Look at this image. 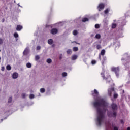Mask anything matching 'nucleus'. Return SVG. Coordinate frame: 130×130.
<instances>
[{"instance_id": "obj_1", "label": "nucleus", "mask_w": 130, "mask_h": 130, "mask_svg": "<svg viewBox=\"0 0 130 130\" xmlns=\"http://www.w3.org/2000/svg\"><path fill=\"white\" fill-rule=\"evenodd\" d=\"M93 106L96 109L98 124L100 126L104 119V113L106 112L105 107L107 106V103L104 99L100 98L93 103Z\"/></svg>"}, {"instance_id": "obj_2", "label": "nucleus", "mask_w": 130, "mask_h": 130, "mask_svg": "<svg viewBox=\"0 0 130 130\" xmlns=\"http://www.w3.org/2000/svg\"><path fill=\"white\" fill-rule=\"evenodd\" d=\"M101 75L103 79L106 81V83L108 84H113V81H112V79H111V77H110V75H108L107 77H105L104 73H101Z\"/></svg>"}, {"instance_id": "obj_3", "label": "nucleus", "mask_w": 130, "mask_h": 130, "mask_svg": "<svg viewBox=\"0 0 130 130\" xmlns=\"http://www.w3.org/2000/svg\"><path fill=\"white\" fill-rule=\"evenodd\" d=\"M112 72H114V73L116 74V76L117 77H118L119 76V74L118 73H119V67H114L112 68Z\"/></svg>"}, {"instance_id": "obj_4", "label": "nucleus", "mask_w": 130, "mask_h": 130, "mask_svg": "<svg viewBox=\"0 0 130 130\" xmlns=\"http://www.w3.org/2000/svg\"><path fill=\"white\" fill-rule=\"evenodd\" d=\"M112 92H115L113 87L108 89V94L109 97H111L112 96Z\"/></svg>"}, {"instance_id": "obj_5", "label": "nucleus", "mask_w": 130, "mask_h": 130, "mask_svg": "<svg viewBox=\"0 0 130 130\" xmlns=\"http://www.w3.org/2000/svg\"><path fill=\"white\" fill-rule=\"evenodd\" d=\"M91 93L92 96H93L94 98L95 97H98V95H99V92H98V91H97L96 89H94L93 93V91H91Z\"/></svg>"}, {"instance_id": "obj_6", "label": "nucleus", "mask_w": 130, "mask_h": 130, "mask_svg": "<svg viewBox=\"0 0 130 130\" xmlns=\"http://www.w3.org/2000/svg\"><path fill=\"white\" fill-rule=\"evenodd\" d=\"M105 7V5H104V4L100 3L98 7V9L99 11H101V10H103V9H104Z\"/></svg>"}, {"instance_id": "obj_7", "label": "nucleus", "mask_w": 130, "mask_h": 130, "mask_svg": "<svg viewBox=\"0 0 130 130\" xmlns=\"http://www.w3.org/2000/svg\"><path fill=\"white\" fill-rule=\"evenodd\" d=\"M111 108L113 111H116L117 110V105H116V104L113 103L111 104Z\"/></svg>"}, {"instance_id": "obj_8", "label": "nucleus", "mask_w": 130, "mask_h": 130, "mask_svg": "<svg viewBox=\"0 0 130 130\" xmlns=\"http://www.w3.org/2000/svg\"><path fill=\"white\" fill-rule=\"evenodd\" d=\"M50 32L53 35H55V34H57V32H58V30L56 28H52Z\"/></svg>"}, {"instance_id": "obj_9", "label": "nucleus", "mask_w": 130, "mask_h": 130, "mask_svg": "<svg viewBox=\"0 0 130 130\" xmlns=\"http://www.w3.org/2000/svg\"><path fill=\"white\" fill-rule=\"evenodd\" d=\"M19 77V74H18V73L15 72L12 75V78L13 79H17V78Z\"/></svg>"}, {"instance_id": "obj_10", "label": "nucleus", "mask_w": 130, "mask_h": 130, "mask_svg": "<svg viewBox=\"0 0 130 130\" xmlns=\"http://www.w3.org/2000/svg\"><path fill=\"white\" fill-rule=\"evenodd\" d=\"M23 29V26L20 25H18L16 27L17 31H21Z\"/></svg>"}, {"instance_id": "obj_11", "label": "nucleus", "mask_w": 130, "mask_h": 130, "mask_svg": "<svg viewBox=\"0 0 130 130\" xmlns=\"http://www.w3.org/2000/svg\"><path fill=\"white\" fill-rule=\"evenodd\" d=\"M77 58H78V56L77 55H73L71 57L72 60H76Z\"/></svg>"}, {"instance_id": "obj_12", "label": "nucleus", "mask_w": 130, "mask_h": 130, "mask_svg": "<svg viewBox=\"0 0 130 130\" xmlns=\"http://www.w3.org/2000/svg\"><path fill=\"white\" fill-rule=\"evenodd\" d=\"M105 61H106V57L103 56V60H102V64L103 66H104V63H105Z\"/></svg>"}, {"instance_id": "obj_13", "label": "nucleus", "mask_w": 130, "mask_h": 130, "mask_svg": "<svg viewBox=\"0 0 130 130\" xmlns=\"http://www.w3.org/2000/svg\"><path fill=\"white\" fill-rule=\"evenodd\" d=\"M110 11V9L109 8H107L104 11V13L107 15V14H108L109 13V11Z\"/></svg>"}, {"instance_id": "obj_14", "label": "nucleus", "mask_w": 130, "mask_h": 130, "mask_svg": "<svg viewBox=\"0 0 130 130\" xmlns=\"http://www.w3.org/2000/svg\"><path fill=\"white\" fill-rule=\"evenodd\" d=\"M100 54H101V55H102V56H104V55H105V50H102L101 53Z\"/></svg>"}, {"instance_id": "obj_15", "label": "nucleus", "mask_w": 130, "mask_h": 130, "mask_svg": "<svg viewBox=\"0 0 130 130\" xmlns=\"http://www.w3.org/2000/svg\"><path fill=\"white\" fill-rule=\"evenodd\" d=\"M48 44L51 45L52 43H53V40L52 39H50L48 40Z\"/></svg>"}, {"instance_id": "obj_16", "label": "nucleus", "mask_w": 130, "mask_h": 130, "mask_svg": "<svg viewBox=\"0 0 130 130\" xmlns=\"http://www.w3.org/2000/svg\"><path fill=\"white\" fill-rule=\"evenodd\" d=\"M6 69L7 71H11L12 70V67L10 65H7L6 66Z\"/></svg>"}, {"instance_id": "obj_17", "label": "nucleus", "mask_w": 130, "mask_h": 130, "mask_svg": "<svg viewBox=\"0 0 130 130\" xmlns=\"http://www.w3.org/2000/svg\"><path fill=\"white\" fill-rule=\"evenodd\" d=\"M95 38H96V39H100L101 38V35L99 34H97L95 36Z\"/></svg>"}, {"instance_id": "obj_18", "label": "nucleus", "mask_w": 130, "mask_h": 130, "mask_svg": "<svg viewBox=\"0 0 130 130\" xmlns=\"http://www.w3.org/2000/svg\"><path fill=\"white\" fill-rule=\"evenodd\" d=\"M73 51H78V50H79V48L77 47H74L73 48Z\"/></svg>"}, {"instance_id": "obj_19", "label": "nucleus", "mask_w": 130, "mask_h": 130, "mask_svg": "<svg viewBox=\"0 0 130 130\" xmlns=\"http://www.w3.org/2000/svg\"><path fill=\"white\" fill-rule=\"evenodd\" d=\"M88 21H89V19H88L87 17L82 19V22H87Z\"/></svg>"}, {"instance_id": "obj_20", "label": "nucleus", "mask_w": 130, "mask_h": 130, "mask_svg": "<svg viewBox=\"0 0 130 130\" xmlns=\"http://www.w3.org/2000/svg\"><path fill=\"white\" fill-rule=\"evenodd\" d=\"M72 49H68L67 51V54H72Z\"/></svg>"}, {"instance_id": "obj_21", "label": "nucleus", "mask_w": 130, "mask_h": 130, "mask_svg": "<svg viewBox=\"0 0 130 130\" xmlns=\"http://www.w3.org/2000/svg\"><path fill=\"white\" fill-rule=\"evenodd\" d=\"M114 112L113 113L112 116H113V117H116V115L117 114V113L115 112V111H114Z\"/></svg>"}, {"instance_id": "obj_22", "label": "nucleus", "mask_w": 130, "mask_h": 130, "mask_svg": "<svg viewBox=\"0 0 130 130\" xmlns=\"http://www.w3.org/2000/svg\"><path fill=\"white\" fill-rule=\"evenodd\" d=\"M27 68H30L32 67V64L30 63H27L26 64Z\"/></svg>"}, {"instance_id": "obj_23", "label": "nucleus", "mask_w": 130, "mask_h": 130, "mask_svg": "<svg viewBox=\"0 0 130 130\" xmlns=\"http://www.w3.org/2000/svg\"><path fill=\"white\" fill-rule=\"evenodd\" d=\"M14 37H15V38H18V37H19V35L18 34V33L15 32L14 34Z\"/></svg>"}, {"instance_id": "obj_24", "label": "nucleus", "mask_w": 130, "mask_h": 130, "mask_svg": "<svg viewBox=\"0 0 130 130\" xmlns=\"http://www.w3.org/2000/svg\"><path fill=\"white\" fill-rule=\"evenodd\" d=\"M102 48V47H101V45H96V49L98 50L101 49Z\"/></svg>"}, {"instance_id": "obj_25", "label": "nucleus", "mask_w": 130, "mask_h": 130, "mask_svg": "<svg viewBox=\"0 0 130 130\" xmlns=\"http://www.w3.org/2000/svg\"><path fill=\"white\" fill-rule=\"evenodd\" d=\"M73 35H75V36L77 35V34H78V31H77V30H74V31H73Z\"/></svg>"}, {"instance_id": "obj_26", "label": "nucleus", "mask_w": 130, "mask_h": 130, "mask_svg": "<svg viewBox=\"0 0 130 130\" xmlns=\"http://www.w3.org/2000/svg\"><path fill=\"white\" fill-rule=\"evenodd\" d=\"M52 62V60H51V59L49 58L47 60V62L48 63H51V62Z\"/></svg>"}, {"instance_id": "obj_27", "label": "nucleus", "mask_w": 130, "mask_h": 130, "mask_svg": "<svg viewBox=\"0 0 130 130\" xmlns=\"http://www.w3.org/2000/svg\"><path fill=\"white\" fill-rule=\"evenodd\" d=\"M40 91L41 93H44V92H45V89L42 88L40 89Z\"/></svg>"}, {"instance_id": "obj_28", "label": "nucleus", "mask_w": 130, "mask_h": 130, "mask_svg": "<svg viewBox=\"0 0 130 130\" xmlns=\"http://www.w3.org/2000/svg\"><path fill=\"white\" fill-rule=\"evenodd\" d=\"M23 54H24V55H27V54H28V50H25L23 51Z\"/></svg>"}, {"instance_id": "obj_29", "label": "nucleus", "mask_w": 130, "mask_h": 130, "mask_svg": "<svg viewBox=\"0 0 130 130\" xmlns=\"http://www.w3.org/2000/svg\"><path fill=\"white\" fill-rule=\"evenodd\" d=\"M62 77H67V76H68V73H67L66 72H63L62 73Z\"/></svg>"}, {"instance_id": "obj_30", "label": "nucleus", "mask_w": 130, "mask_h": 130, "mask_svg": "<svg viewBox=\"0 0 130 130\" xmlns=\"http://www.w3.org/2000/svg\"><path fill=\"white\" fill-rule=\"evenodd\" d=\"M95 29H99V28H100V25H99L98 24H96L95 25Z\"/></svg>"}, {"instance_id": "obj_31", "label": "nucleus", "mask_w": 130, "mask_h": 130, "mask_svg": "<svg viewBox=\"0 0 130 130\" xmlns=\"http://www.w3.org/2000/svg\"><path fill=\"white\" fill-rule=\"evenodd\" d=\"M114 98H115V99H116V98H117V97H118V94L117 93H114V96H113Z\"/></svg>"}, {"instance_id": "obj_32", "label": "nucleus", "mask_w": 130, "mask_h": 130, "mask_svg": "<svg viewBox=\"0 0 130 130\" xmlns=\"http://www.w3.org/2000/svg\"><path fill=\"white\" fill-rule=\"evenodd\" d=\"M112 29H114V28H116V24H115V23L113 24L112 25Z\"/></svg>"}, {"instance_id": "obj_33", "label": "nucleus", "mask_w": 130, "mask_h": 130, "mask_svg": "<svg viewBox=\"0 0 130 130\" xmlns=\"http://www.w3.org/2000/svg\"><path fill=\"white\" fill-rule=\"evenodd\" d=\"M40 57H39V55H36V56H35V60H38L40 59Z\"/></svg>"}, {"instance_id": "obj_34", "label": "nucleus", "mask_w": 130, "mask_h": 130, "mask_svg": "<svg viewBox=\"0 0 130 130\" xmlns=\"http://www.w3.org/2000/svg\"><path fill=\"white\" fill-rule=\"evenodd\" d=\"M35 96H34V94H30L29 95V98L30 99H33V98H34Z\"/></svg>"}, {"instance_id": "obj_35", "label": "nucleus", "mask_w": 130, "mask_h": 130, "mask_svg": "<svg viewBox=\"0 0 130 130\" xmlns=\"http://www.w3.org/2000/svg\"><path fill=\"white\" fill-rule=\"evenodd\" d=\"M12 97H10L8 99V103H11V102H12Z\"/></svg>"}, {"instance_id": "obj_36", "label": "nucleus", "mask_w": 130, "mask_h": 130, "mask_svg": "<svg viewBox=\"0 0 130 130\" xmlns=\"http://www.w3.org/2000/svg\"><path fill=\"white\" fill-rule=\"evenodd\" d=\"M41 49V47L40 46H37L36 50H40Z\"/></svg>"}, {"instance_id": "obj_37", "label": "nucleus", "mask_w": 130, "mask_h": 130, "mask_svg": "<svg viewBox=\"0 0 130 130\" xmlns=\"http://www.w3.org/2000/svg\"><path fill=\"white\" fill-rule=\"evenodd\" d=\"M96 60H92V61H91V63H92V64H96Z\"/></svg>"}, {"instance_id": "obj_38", "label": "nucleus", "mask_w": 130, "mask_h": 130, "mask_svg": "<svg viewBox=\"0 0 130 130\" xmlns=\"http://www.w3.org/2000/svg\"><path fill=\"white\" fill-rule=\"evenodd\" d=\"M101 54H99V59L101 61L102 60V58H101Z\"/></svg>"}, {"instance_id": "obj_39", "label": "nucleus", "mask_w": 130, "mask_h": 130, "mask_svg": "<svg viewBox=\"0 0 130 130\" xmlns=\"http://www.w3.org/2000/svg\"><path fill=\"white\" fill-rule=\"evenodd\" d=\"M3 40L0 38V45H2V44H3Z\"/></svg>"}, {"instance_id": "obj_40", "label": "nucleus", "mask_w": 130, "mask_h": 130, "mask_svg": "<svg viewBox=\"0 0 130 130\" xmlns=\"http://www.w3.org/2000/svg\"><path fill=\"white\" fill-rule=\"evenodd\" d=\"M22 98H25V97H26V94L23 93L22 94Z\"/></svg>"}, {"instance_id": "obj_41", "label": "nucleus", "mask_w": 130, "mask_h": 130, "mask_svg": "<svg viewBox=\"0 0 130 130\" xmlns=\"http://www.w3.org/2000/svg\"><path fill=\"white\" fill-rule=\"evenodd\" d=\"M113 130H118V127H117V126H115L114 127Z\"/></svg>"}, {"instance_id": "obj_42", "label": "nucleus", "mask_w": 130, "mask_h": 130, "mask_svg": "<svg viewBox=\"0 0 130 130\" xmlns=\"http://www.w3.org/2000/svg\"><path fill=\"white\" fill-rule=\"evenodd\" d=\"M120 122H121V123H122V124H124V122L123 121V120H121Z\"/></svg>"}, {"instance_id": "obj_43", "label": "nucleus", "mask_w": 130, "mask_h": 130, "mask_svg": "<svg viewBox=\"0 0 130 130\" xmlns=\"http://www.w3.org/2000/svg\"><path fill=\"white\" fill-rule=\"evenodd\" d=\"M1 70H2V71H5V67H2Z\"/></svg>"}, {"instance_id": "obj_44", "label": "nucleus", "mask_w": 130, "mask_h": 130, "mask_svg": "<svg viewBox=\"0 0 130 130\" xmlns=\"http://www.w3.org/2000/svg\"><path fill=\"white\" fill-rule=\"evenodd\" d=\"M108 116H110V114H109V113H108Z\"/></svg>"}, {"instance_id": "obj_45", "label": "nucleus", "mask_w": 130, "mask_h": 130, "mask_svg": "<svg viewBox=\"0 0 130 130\" xmlns=\"http://www.w3.org/2000/svg\"><path fill=\"white\" fill-rule=\"evenodd\" d=\"M127 130H130V127H128L127 128Z\"/></svg>"}, {"instance_id": "obj_46", "label": "nucleus", "mask_w": 130, "mask_h": 130, "mask_svg": "<svg viewBox=\"0 0 130 130\" xmlns=\"http://www.w3.org/2000/svg\"><path fill=\"white\" fill-rule=\"evenodd\" d=\"M3 22H5V19H3Z\"/></svg>"}, {"instance_id": "obj_47", "label": "nucleus", "mask_w": 130, "mask_h": 130, "mask_svg": "<svg viewBox=\"0 0 130 130\" xmlns=\"http://www.w3.org/2000/svg\"><path fill=\"white\" fill-rule=\"evenodd\" d=\"M77 44H79V45H80V43H77Z\"/></svg>"}, {"instance_id": "obj_48", "label": "nucleus", "mask_w": 130, "mask_h": 130, "mask_svg": "<svg viewBox=\"0 0 130 130\" xmlns=\"http://www.w3.org/2000/svg\"><path fill=\"white\" fill-rule=\"evenodd\" d=\"M75 43H77V42H74Z\"/></svg>"}, {"instance_id": "obj_49", "label": "nucleus", "mask_w": 130, "mask_h": 130, "mask_svg": "<svg viewBox=\"0 0 130 130\" xmlns=\"http://www.w3.org/2000/svg\"><path fill=\"white\" fill-rule=\"evenodd\" d=\"M0 52H1V50H0Z\"/></svg>"}]
</instances>
